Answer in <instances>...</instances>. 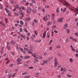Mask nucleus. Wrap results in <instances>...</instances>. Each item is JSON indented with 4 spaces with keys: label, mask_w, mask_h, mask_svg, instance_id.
Returning <instances> with one entry per match:
<instances>
[{
    "label": "nucleus",
    "mask_w": 78,
    "mask_h": 78,
    "mask_svg": "<svg viewBox=\"0 0 78 78\" xmlns=\"http://www.w3.org/2000/svg\"><path fill=\"white\" fill-rule=\"evenodd\" d=\"M55 63H54V65L55 66H57L58 64H59V63L58 62V60H57V59H56V58H55Z\"/></svg>",
    "instance_id": "f257e3e1"
},
{
    "label": "nucleus",
    "mask_w": 78,
    "mask_h": 78,
    "mask_svg": "<svg viewBox=\"0 0 78 78\" xmlns=\"http://www.w3.org/2000/svg\"><path fill=\"white\" fill-rule=\"evenodd\" d=\"M21 61H22V59H20V58H19L18 59H17V64H18V65L22 64V63L20 62Z\"/></svg>",
    "instance_id": "f03ea898"
},
{
    "label": "nucleus",
    "mask_w": 78,
    "mask_h": 78,
    "mask_svg": "<svg viewBox=\"0 0 78 78\" xmlns=\"http://www.w3.org/2000/svg\"><path fill=\"white\" fill-rule=\"evenodd\" d=\"M32 9L30 7H29L27 10V11L28 13H31Z\"/></svg>",
    "instance_id": "7ed1b4c3"
},
{
    "label": "nucleus",
    "mask_w": 78,
    "mask_h": 78,
    "mask_svg": "<svg viewBox=\"0 0 78 78\" xmlns=\"http://www.w3.org/2000/svg\"><path fill=\"white\" fill-rule=\"evenodd\" d=\"M64 2L65 3V5L66 6H70V5L69 4V3H68V2H67L66 1H64Z\"/></svg>",
    "instance_id": "20e7f679"
},
{
    "label": "nucleus",
    "mask_w": 78,
    "mask_h": 78,
    "mask_svg": "<svg viewBox=\"0 0 78 78\" xmlns=\"http://www.w3.org/2000/svg\"><path fill=\"white\" fill-rule=\"evenodd\" d=\"M69 26V24H66L64 25V27H63V29L64 30H66V28L68 27Z\"/></svg>",
    "instance_id": "39448f33"
},
{
    "label": "nucleus",
    "mask_w": 78,
    "mask_h": 78,
    "mask_svg": "<svg viewBox=\"0 0 78 78\" xmlns=\"http://www.w3.org/2000/svg\"><path fill=\"white\" fill-rule=\"evenodd\" d=\"M46 31L44 32L43 34V37L44 39L45 38V36H46Z\"/></svg>",
    "instance_id": "423d86ee"
},
{
    "label": "nucleus",
    "mask_w": 78,
    "mask_h": 78,
    "mask_svg": "<svg viewBox=\"0 0 78 78\" xmlns=\"http://www.w3.org/2000/svg\"><path fill=\"white\" fill-rule=\"evenodd\" d=\"M32 12H33V14H35L37 12V10L36 9H34L32 10Z\"/></svg>",
    "instance_id": "0eeeda50"
},
{
    "label": "nucleus",
    "mask_w": 78,
    "mask_h": 78,
    "mask_svg": "<svg viewBox=\"0 0 78 78\" xmlns=\"http://www.w3.org/2000/svg\"><path fill=\"white\" fill-rule=\"evenodd\" d=\"M5 10L6 11L7 14H8L9 13H10V11L7 8H5Z\"/></svg>",
    "instance_id": "6e6552de"
},
{
    "label": "nucleus",
    "mask_w": 78,
    "mask_h": 78,
    "mask_svg": "<svg viewBox=\"0 0 78 78\" xmlns=\"http://www.w3.org/2000/svg\"><path fill=\"white\" fill-rule=\"evenodd\" d=\"M51 18L52 20H54V19H55V14H51Z\"/></svg>",
    "instance_id": "1a4fd4ad"
},
{
    "label": "nucleus",
    "mask_w": 78,
    "mask_h": 78,
    "mask_svg": "<svg viewBox=\"0 0 78 78\" xmlns=\"http://www.w3.org/2000/svg\"><path fill=\"white\" fill-rule=\"evenodd\" d=\"M10 43L12 44H13V45H14L16 44V42H15L14 40H12L10 42Z\"/></svg>",
    "instance_id": "9d476101"
},
{
    "label": "nucleus",
    "mask_w": 78,
    "mask_h": 78,
    "mask_svg": "<svg viewBox=\"0 0 78 78\" xmlns=\"http://www.w3.org/2000/svg\"><path fill=\"white\" fill-rule=\"evenodd\" d=\"M47 15H46L45 17H44V21H46L48 20V18Z\"/></svg>",
    "instance_id": "9b49d317"
},
{
    "label": "nucleus",
    "mask_w": 78,
    "mask_h": 78,
    "mask_svg": "<svg viewBox=\"0 0 78 78\" xmlns=\"http://www.w3.org/2000/svg\"><path fill=\"white\" fill-rule=\"evenodd\" d=\"M63 19H64V18H62L61 19H60L59 20H58V22H61V23H62V20H63Z\"/></svg>",
    "instance_id": "f8f14e48"
},
{
    "label": "nucleus",
    "mask_w": 78,
    "mask_h": 78,
    "mask_svg": "<svg viewBox=\"0 0 78 78\" xmlns=\"http://www.w3.org/2000/svg\"><path fill=\"white\" fill-rule=\"evenodd\" d=\"M20 17H23L24 16V15H25V14L24 13H20Z\"/></svg>",
    "instance_id": "ddd939ff"
},
{
    "label": "nucleus",
    "mask_w": 78,
    "mask_h": 78,
    "mask_svg": "<svg viewBox=\"0 0 78 78\" xmlns=\"http://www.w3.org/2000/svg\"><path fill=\"white\" fill-rule=\"evenodd\" d=\"M4 48V47L3 46L2 48H1V50L0 51L1 53L2 54L3 53V49Z\"/></svg>",
    "instance_id": "4468645a"
},
{
    "label": "nucleus",
    "mask_w": 78,
    "mask_h": 78,
    "mask_svg": "<svg viewBox=\"0 0 78 78\" xmlns=\"http://www.w3.org/2000/svg\"><path fill=\"white\" fill-rule=\"evenodd\" d=\"M19 6L17 5V7H16V6H14V8H15V9H12V11H14H14H16V9H17V8H18V7Z\"/></svg>",
    "instance_id": "2eb2a0df"
},
{
    "label": "nucleus",
    "mask_w": 78,
    "mask_h": 78,
    "mask_svg": "<svg viewBox=\"0 0 78 78\" xmlns=\"http://www.w3.org/2000/svg\"><path fill=\"white\" fill-rule=\"evenodd\" d=\"M3 5L2 4H0V9H3Z\"/></svg>",
    "instance_id": "dca6fc26"
},
{
    "label": "nucleus",
    "mask_w": 78,
    "mask_h": 78,
    "mask_svg": "<svg viewBox=\"0 0 78 78\" xmlns=\"http://www.w3.org/2000/svg\"><path fill=\"white\" fill-rule=\"evenodd\" d=\"M30 58V56H26L25 57H24V59H29V58Z\"/></svg>",
    "instance_id": "f3484780"
},
{
    "label": "nucleus",
    "mask_w": 78,
    "mask_h": 78,
    "mask_svg": "<svg viewBox=\"0 0 78 78\" xmlns=\"http://www.w3.org/2000/svg\"><path fill=\"white\" fill-rule=\"evenodd\" d=\"M11 2L12 4H13L14 5L16 3V2L14 1H11Z\"/></svg>",
    "instance_id": "a211bd4d"
},
{
    "label": "nucleus",
    "mask_w": 78,
    "mask_h": 78,
    "mask_svg": "<svg viewBox=\"0 0 78 78\" xmlns=\"http://www.w3.org/2000/svg\"><path fill=\"white\" fill-rule=\"evenodd\" d=\"M48 60H44L43 61V63H44V64H47V62H48Z\"/></svg>",
    "instance_id": "6ab92c4d"
},
{
    "label": "nucleus",
    "mask_w": 78,
    "mask_h": 78,
    "mask_svg": "<svg viewBox=\"0 0 78 78\" xmlns=\"http://www.w3.org/2000/svg\"><path fill=\"white\" fill-rule=\"evenodd\" d=\"M21 36V37H23V39H25L26 38V37L25 36H24L23 35H20Z\"/></svg>",
    "instance_id": "aec40b11"
},
{
    "label": "nucleus",
    "mask_w": 78,
    "mask_h": 78,
    "mask_svg": "<svg viewBox=\"0 0 78 78\" xmlns=\"http://www.w3.org/2000/svg\"><path fill=\"white\" fill-rule=\"evenodd\" d=\"M20 24L22 25H23V21L20 20Z\"/></svg>",
    "instance_id": "412c9836"
},
{
    "label": "nucleus",
    "mask_w": 78,
    "mask_h": 78,
    "mask_svg": "<svg viewBox=\"0 0 78 78\" xmlns=\"http://www.w3.org/2000/svg\"><path fill=\"white\" fill-rule=\"evenodd\" d=\"M66 32L68 34H69V33L70 32V30L68 29H66Z\"/></svg>",
    "instance_id": "4be33fe9"
},
{
    "label": "nucleus",
    "mask_w": 78,
    "mask_h": 78,
    "mask_svg": "<svg viewBox=\"0 0 78 78\" xmlns=\"http://www.w3.org/2000/svg\"><path fill=\"white\" fill-rule=\"evenodd\" d=\"M73 41H75V42H77V40L75 38H73Z\"/></svg>",
    "instance_id": "5701e85b"
},
{
    "label": "nucleus",
    "mask_w": 78,
    "mask_h": 78,
    "mask_svg": "<svg viewBox=\"0 0 78 78\" xmlns=\"http://www.w3.org/2000/svg\"><path fill=\"white\" fill-rule=\"evenodd\" d=\"M14 14H15V17H17V16H18L19 15V14H18L17 13H14Z\"/></svg>",
    "instance_id": "b1692460"
},
{
    "label": "nucleus",
    "mask_w": 78,
    "mask_h": 78,
    "mask_svg": "<svg viewBox=\"0 0 78 78\" xmlns=\"http://www.w3.org/2000/svg\"><path fill=\"white\" fill-rule=\"evenodd\" d=\"M7 49H8V50H11L10 47L9 46H7Z\"/></svg>",
    "instance_id": "393cba45"
},
{
    "label": "nucleus",
    "mask_w": 78,
    "mask_h": 78,
    "mask_svg": "<svg viewBox=\"0 0 78 78\" xmlns=\"http://www.w3.org/2000/svg\"><path fill=\"white\" fill-rule=\"evenodd\" d=\"M56 11L57 13H59V8L58 7L57 8Z\"/></svg>",
    "instance_id": "a878e982"
},
{
    "label": "nucleus",
    "mask_w": 78,
    "mask_h": 78,
    "mask_svg": "<svg viewBox=\"0 0 78 78\" xmlns=\"http://www.w3.org/2000/svg\"><path fill=\"white\" fill-rule=\"evenodd\" d=\"M34 32L35 34V35H36V36H37V34H38V32H37V31L36 30H35Z\"/></svg>",
    "instance_id": "bb28decb"
},
{
    "label": "nucleus",
    "mask_w": 78,
    "mask_h": 78,
    "mask_svg": "<svg viewBox=\"0 0 78 78\" xmlns=\"http://www.w3.org/2000/svg\"><path fill=\"white\" fill-rule=\"evenodd\" d=\"M23 30L25 31V32H26V33H28V30H27V29L24 28L23 29Z\"/></svg>",
    "instance_id": "cd10ccee"
},
{
    "label": "nucleus",
    "mask_w": 78,
    "mask_h": 78,
    "mask_svg": "<svg viewBox=\"0 0 78 78\" xmlns=\"http://www.w3.org/2000/svg\"><path fill=\"white\" fill-rule=\"evenodd\" d=\"M69 61L72 63L73 62V60L72 59V58H71L70 59H69Z\"/></svg>",
    "instance_id": "c85d7f7f"
},
{
    "label": "nucleus",
    "mask_w": 78,
    "mask_h": 78,
    "mask_svg": "<svg viewBox=\"0 0 78 78\" xmlns=\"http://www.w3.org/2000/svg\"><path fill=\"white\" fill-rule=\"evenodd\" d=\"M66 8H64L63 11V12H66Z\"/></svg>",
    "instance_id": "c756f323"
},
{
    "label": "nucleus",
    "mask_w": 78,
    "mask_h": 78,
    "mask_svg": "<svg viewBox=\"0 0 78 78\" xmlns=\"http://www.w3.org/2000/svg\"><path fill=\"white\" fill-rule=\"evenodd\" d=\"M56 48H61V46L59 45H57Z\"/></svg>",
    "instance_id": "7c9ffc66"
},
{
    "label": "nucleus",
    "mask_w": 78,
    "mask_h": 78,
    "mask_svg": "<svg viewBox=\"0 0 78 78\" xmlns=\"http://www.w3.org/2000/svg\"><path fill=\"white\" fill-rule=\"evenodd\" d=\"M52 41H53V40H51L49 43V45H50V44H51V43L52 42Z\"/></svg>",
    "instance_id": "2f4dec72"
},
{
    "label": "nucleus",
    "mask_w": 78,
    "mask_h": 78,
    "mask_svg": "<svg viewBox=\"0 0 78 78\" xmlns=\"http://www.w3.org/2000/svg\"><path fill=\"white\" fill-rule=\"evenodd\" d=\"M51 23L50 22H48V26H49V25H51Z\"/></svg>",
    "instance_id": "473e14b6"
},
{
    "label": "nucleus",
    "mask_w": 78,
    "mask_h": 78,
    "mask_svg": "<svg viewBox=\"0 0 78 78\" xmlns=\"http://www.w3.org/2000/svg\"><path fill=\"white\" fill-rule=\"evenodd\" d=\"M24 50H26V51H28V49L27 48H24Z\"/></svg>",
    "instance_id": "72a5a7b5"
},
{
    "label": "nucleus",
    "mask_w": 78,
    "mask_h": 78,
    "mask_svg": "<svg viewBox=\"0 0 78 78\" xmlns=\"http://www.w3.org/2000/svg\"><path fill=\"white\" fill-rule=\"evenodd\" d=\"M36 76H37V75H39V73H36Z\"/></svg>",
    "instance_id": "f704fd0d"
},
{
    "label": "nucleus",
    "mask_w": 78,
    "mask_h": 78,
    "mask_svg": "<svg viewBox=\"0 0 78 78\" xmlns=\"http://www.w3.org/2000/svg\"><path fill=\"white\" fill-rule=\"evenodd\" d=\"M28 73V72H25L24 73H23L22 74V75H25V74H27Z\"/></svg>",
    "instance_id": "c9c22d12"
},
{
    "label": "nucleus",
    "mask_w": 78,
    "mask_h": 78,
    "mask_svg": "<svg viewBox=\"0 0 78 78\" xmlns=\"http://www.w3.org/2000/svg\"><path fill=\"white\" fill-rule=\"evenodd\" d=\"M7 14H8V16H9V17H11V14L10 13H9Z\"/></svg>",
    "instance_id": "e433bc0d"
},
{
    "label": "nucleus",
    "mask_w": 78,
    "mask_h": 78,
    "mask_svg": "<svg viewBox=\"0 0 78 78\" xmlns=\"http://www.w3.org/2000/svg\"><path fill=\"white\" fill-rule=\"evenodd\" d=\"M54 31L55 33H58V32L56 30H54Z\"/></svg>",
    "instance_id": "4c0bfd02"
},
{
    "label": "nucleus",
    "mask_w": 78,
    "mask_h": 78,
    "mask_svg": "<svg viewBox=\"0 0 78 78\" xmlns=\"http://www.w3.org/2000/svg\"><path fill=\"white\" fill-rule=\"evenodd\" d=\"M28 69H33V66H31L29 67Z\"/></svg>",
    "instance_id": "58836bf2"
},
{
    "label": "nucleus",
    "mask_w": 78,
    "mask_h": 78,
    "mask_svg": "<svg viewBox=\"0 0 78 78\" xmlns=\"http://www.w3.org/2000/svg\"><path fill=\"white\" fill-rule=\"evenodd\" d=\"M9 62H10V60H7V61L6 64H8L9 63Z\"/></svg>",
    "instance_id": "ea45409f"
},
{
    "label": "nucleus",
    "mask_w": 78,
    "mask_h": 78,
    "mask_svg": "<svg viewBox=\"0 0 78 78\" xmlns=\"http://www.w3.org/2000/svg\"><path fill=\"white\" fill-rule=\"evenodd\" d=\"M9 44H10V43L8 41H7V46H8V45H9Z\"/></svg>",
    "instance_id": "a19ab883"
},
{
    "label": "nucleus",
    "mask_w": 78,
    "mask_h": 78,
    "mask_svg": "<svg viewBox=\"0 0 78 78\" xmlns=\"http://www.w3.org/2000/svg\"><path fill=\"white\" fill-rule=\"evenodd\" d=\"M28 53H29V54H32V53H33V52H31V51H28Z\"/></svg>",
    "instance_id": "79ce46f5"
},
{
    "label": "nucleus",
    "mask_w": 78,
    "mask_h": 78,
    "mask_svg": "<svg viewBox=\"0 0 78 78\" xmlns=\"http://www.w3.org/2000/svg\"><path fill=\"white\" fill-rule=\"evenodd\" d=\"M26 37L27 41H29V40H30V38L28 36H27Z\"/></svg>",
    "instance_id": "37998d69"
},
{
    "label": "nucleus",
    "mask_w": 78,
    "mask_h": 78,
    "mask_svg": "<svg viewBox=\"0 0 78 78\" xmlns=\"http://www.w3.org/2000/svg\"><path fill=\"white\" fill-rule=\"evenodd\" d=\"M75 35L76 36H78V32L75 33Z\"/></svg>",
    "instance_id": "c03bdc74"
},
{
    "label": "nucleus",
    "mask_w": 78,
    "mask_h": 78,
    "mask_svg": "<svg viewBox=\"0 0 78 78\" xmlns=\"http://www.w3.org/2000/svg\"><path fill=\"white\" fill-rule=\"evenodd\" d=\"M28 2H25V5H28Z\"/></svg>",
    "instance_id": "a18cd8bd"
},
{
    "label": "nucleus",
    "mask_w": 78,
    "mask_h": 78,
    "mask_svg": "<svg viewBox=\"0 0 78 78\" xmlns=\"http://www.w3.org/2000/svg\"><path fill=\"white\" fill-rule=\"evenodd\" d=\"M11 54L13 56H14V55H15V53H14V52H11Z\"/></svg>",
    "instance_id": "49530a36"
},
{
    "label": "nucleus",
    "mask_w": 78,
    "mask_h": 78,
    "mask_svg": "<svg viewBox=\"0 0 78 78\" xmlns=\"http://www.w3.org/2000/svg\"><path fill=\"white\" fill-rule=\"evenodd\" d=\"M41 10L43 11V12H45V9H44V8H43L41 9Z\"/></svg>",
    "instance_id": "de8ad7c7"
},
{
    "label": "nucleus",
    "mask_w": 78,
    "mask_h": 78,
    "mask_svg": "<svg viewBox=\"0 0 78 78\" xmlns=\"http://www.w3.org/2000/svg\"><path fill=\"white\" fill-rule=\"evenodd\" d=\"M58 56H60V57H62V55L59 54H58Z\"/></svg>",
    "instance_id": "09e8293b"
},
{
    "label": "nucleus",
    "mask_w": 78,
    "mask_h": 78,
    "mask_svg": "<svg viewBox=\"0 0 78 78\" xmlns=\"http://www.w3.org/2000/svg\"><path fill=\"white\" fill-rule=\"evenodd\" d=\"M39 58L40 59H42V56H39Z\"/></svg>",
    "instance_id": "8fccbe9b"
},
{
    "label": "nucleus",
    "mask_w": 78,
    "mask_h": 78,
    "mask_svg": "<svg viewBox=\"0 0 78 78\" xmlns=\"http://www.w3.org/2000/svg\"><path fill=\"white\" fill-rule=\"evenodd\" d=\"M19 49H20V50H21L22 51H22H23V48H19Z\"/></svg>",
    "instance_id": "3c124183"
},
{
    "label": "nucleus",
    "mask_w": 78,
    "mask_h": 78,
    "mask_svg": "<svg viewBox=\"0 0 78 78\" xmlns=\"http://www.w3.org/2000/svg\"><path fill=\"white\" fill-rule=\"evenodd\" d=\"M22 9L23 10H25V7H22Z\"/></svg>",
    "instance_id": "603ef678"
},
{
    "label": "nucleus",
    "mask_w": 78,
    "mask_h": 78,
    "mask_svg": "<svg viewBox=\"0 0 78 78\" xmlns=\"http://www.w3.org/2000/svg\"><path fill=\"white\" fill-rule=\"evenodd\" d=\"M20 32H22V31H23V30L22 29V28H21L20 29Z\"/></svg>",
    "instance_id": "864d4df0"
},
{
    "label": "nucleus",
    "mask_w": 78,
    "mask_h": 78,
    "mask_svg": "<svg viewBox=\"0 0 78 78\" xmlns=\"http://www.w3.org/2000/svg\"><path fill=\"white\" fill-rule=\"evenodd\" d=\"M24 47H28V45L26 44L25 45Z\"/></svg>",
    "instance_id": "5fc2aeb1"
},
{
    "label": "nucleus",
    "mask_w": 78,
    "mask_h": 78,
    "mask_svg": "<svg viewBox=\"0 0 78 78\" xmlns=\"http://www.w3.org/2000/svg\"><path fill=\"white\" fill-rule=\"evenodd\" d=\"M49 8V5H46L45 6V8Z\"/></svg>",
    "instance_id": "6e6d98bb"
},
{
    "label": "nucleus",
    "mask_w": 78,
    "mask_h": 78,
    "mask_svg": "<svg viewBox=\"0 0 78 78\" xmlns=\"http://www.w3.org/2000/svg\"><path fill=\"white\" fill-rule=\"evenodd\" d=\"M16 73H15L13 74L12 76V77H14V76L16 75Z\"/></svg>",
    "instance_id": "4d7b16f0"
},
{
    "label": "nucleus",
    "mask_w": 78,
    "mask_h": 78,
    "mask_svg": "<svg viewBox=\"0 0 78 78\" xmlns=\"http://www.w3.org/2000/svg\"><path fill=\"white\" fill-rule=\"evenodd\" d=\"M32 2L33 3H35V0H32Z\"/></svg>",
    "instance_id": "13d9d810"
},
{
    "label": "nucleus",
    "mask_w": 78,
    "mask_h": 78,
    "mask_svg": "<svg viewBox=\"0 0 78 78\" xmlns=\"http://www.w3.org/2000/svg\"><path fill=\"white\" fill-rule=\"evenodd\" d=\"M61 72H62V71H63V70H64V69H63V68H61Z\"/></svg>",
    "instance_id": "bf43d9fd"
},
{
    "label": "nucleus",
    "mask_w": 78,
    "mask_h": 78,
    "mask_svg": "<svg viewBox=\"0 0 78 78\" xmlns=\"http://www.w3.org/2000/svg\"><path fill=\"white\" fill-rule=\"evenodd\" d=\"M57 77H58L59 78H61V75H58L57 76Z\"/></svg>",
    "instance_id": "052dcab7"
},
{
    "label": "nucleus",
    "mask_w": 78,
    "mask_h": 78,
    "mask_svg": "<svg viewBox=\"0 0 78 78\" xmlns=\"http://www.w3.org/2000/svg\"><path fill=\"white\" fill-rule=\"evenodd\" d=\"M56 27V26L54 25L52 27V28H55Z\"/></svg>",
    "instance_id": "680f3d73"
},
{
    "label": "nucleus",
    "mask_w": 78,
    "mask_h": 78,
    "mask_svg": "<svg viewBox=\"0 0 78 78\" xmlns=\"http://www.w3.org/2000/svg\"><path fill=\"white\" fill-rule=\"evenodd\" d=\"M52 47H51L49 48V50H52Z\"/></svg>",
    "instance_id": "e2e57ef3"
},
{
    "label": "nucleus",
    "mask_w": 78,
    "mask_h": 78,
    "mask_svg": "<svg viewBox=\"0 0 78 78\" xmlns=\"http://www.w3.org/2000/svg\"><path fill=\"white\" fill-rule=\"evenodd\" d=\"M34 22L35 23H37V20L36 19L34 20Z\"/></svg>",
    "instance_id": "0e129e2a"
},
{
    "label": "nucleus",
    "mask_w": 78,
    "mask_h": 78,
    "mask_svg": "<svg viewBox=\"0 0 78 78\" xmlns=\"http://www.w3.org/2000/svg\"><path fill=\"white\" fill-rule=\"evenodd\" d=\"M50 29L48 27L46 29V31H48Z\"/></svg>",
    "instance_id": "69168bd1"
},
{
    "label": "nucleus",
    "mask_w": 78,
    "mask_h": 78,
    "mask_svg": "<svg viewBox=\"0 0 78 78\" xmlns=\"http://www.w3.org/2000/svg\"><path fill=\"white\" fill-rule=\"evenodd\" d=\"M67 76H69V77H72V76L70 75H68L67 74Z\"/></svg>",
    "instance_id": "338daca9"
},
{
    "label": "nucleus",
    "mask_w": 78,
    "mask_h": 78,
    "mask_svg": "<svg viewBox=\"0 0 78 78\" xmlns=\"http://www.w3.org/2000/svg\"><path fill=\"white\" fill-rule=\"evenodd\" d=\"M0 24H1V25H2L3 24V21H0Z\"/></svg>",
    "instance_id": "774afa93"
}]
</instances>
